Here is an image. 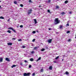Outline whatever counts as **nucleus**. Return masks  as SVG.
Here are the masks:
<instances>
[{
  "mask_svg": "<svg viewBox=\"0 0 76 76\" xmlns=\"http://www.w3.org/2000/svg\"><path fill=\"white\" fill-rule=\"evenodd\" d=\"M12 40H15V39H15V38H12Z\"/></svg>",
  "mask_w": 76,
  "mask_h": 76,
  "instance_id": "45",
  "label": "nucleus"
},
{
  "mask_svg": "<svg viewBox=\"0 0 76 76\" xmlns=\"http://www.w3.org/2000/svg\"><path fill=\"white\" fill-rule=\"evenodd\" d=\"M7 32H8V33H11V31H10V30H8L7 31Z\"/></svg>",
  "mask_w": 76,
  "mask_h": 76,
  "instance_id": "22",
  "label": "nucleus"
},
{
  "mask_svg": "<svg viewBox=\"0 0 76 76\" xmlns=\"http://www.w3.org/2000/svg\"><path fill=\"white\" fill-rule=\"evenodd\" d=\"M66 26H69V24L68 23L66 25Z\"/></svg>",
  "mask_w": 76,
  "mask_h": 76,
  "instance_id": "44",
  "label": "nucleus"
},
{
  "mask_svg": "<svg viewBox=\"0 0 76 76\" xmlns=\"http://www.w3.org/2000/svg\"><path fill=\"white\" fill-rule=\"evenodd\" d=\"M49 69H50V70H52V69H53V67H52V66H50L49 67Z\"/></svg>",
  "mask_w": 76,
  "mask_h": 76,
  "instance_id": "7",
  "label": "nucleus"
},
{
  "mask_svg": "<svg viewBox=\"0 0 76 76\" xmlns=\"http://www.w3.org/2000/svg\"><path fill=\"white\" fill-rule=\"evenodd\" d=\"M48 13H50V10H48Z\"/></svg>",
  "mask_w": 76,
  "mask_h": 76,
  "instance_id": "39",
  "label": "nucleus"
},
{
  "mask_svg": "<svg viewBox=\"0 0 76 76\" xmlns=\"http://www.w3.org/2000/svg\"><path fill=\"white\" fill-rule=\"evenodd\" d=\"M9 21H10V19H9L8 20V21L9 22Z\"/></svg>",
  "mask_w": 76,
  "mask_h": 76,
  "instance_id": "49",
  "label": "nucleus"
},
{
  "mask_svg": "<svg viewBox=\"0 0 76 76\" xmlns=\"http://www.w3.org/2000/svg\"><path fill=\"white\" fill-rule=\"evenodd\" d=\"M41 7V6L40 5V6H39V7Z\"/></svg>",
  "mask_w": 76,
  "mask_h": 76,
  "instance_id": "48",
  "label": "nucleus"
},
{
  "mask_svg": "<svg viewBox=\"0 0 76 76\" xmlns=\"http://www.w3.org/2000/svg\"><path fill=\"white\" fill-rule=\"evenodd\" d=\"M58 58H59V56H57L55 58V59H56V60H57V59H58Z\"/></svg>",
  "mask_w": 76,
  "mask_h": 76,
  "instance_id": "29",
  "label": "nucleus"
},
{
  "mask_svg": "<svg viewBox=\"0 0 76 76\" xmlns=\"http://www.w3.org/2000/svg\"><path fill=\"white\" fill-rule=\"evenodd\" d=\"M63 60H64L63 59H62V61H63Z\"/></svg>",
  "mask_w": 76,
  "mask_h": 76,
  "instance_id": "51",
  "label": "nucleus"
},
{
  "mask_svg": "<svg viewBox=\"0 0 76 76\" xmlns=\"http://www.w3.org/2000/svg\"><path fill=\"white\" fill-rule=\"evenodd\" d=\"M3 61V58H0V62H2Z\"/></svg>",
  "mask_w": 76,
  "mask_h": 76,
  "instance_id": "12",
  "label": "nucleus"
},
{
  "mask_svg": "<svg viewBox=\"0 0 76 76\" xmlns=\"http://www.w3.org/2000/svg\"><path fill=\"white\" fill-rule=\"evenodd\" d=\"M29 3H32V1L31 0H29Z\"/></svg>",
  "mask_w": 76,
  "mask_h": 76,
  "instance_id": "34",
  "label": "nucleus"
},
{
  "mask_svg": "<svg viewBox=\"0 0 76 76\" xmlns=\"http://www.w3.org/2000/svg\"><path fill=\"white\" fill-rule=\"evenodd\" d=\"M18 41H22V39H19L18 40Z\"/></svg>",
  "mask_w": 76,
  "mask_h": 76,
  "instance_id": "38",
  "label": "nucleus"
},
{
  "mask_svg": "<svg viewBox=\"0 0 76 76\" xmlns=\"http://www.w3.org/2000/svg\"><path fill=\"white\" fill-rule=\"evenodd\" d=\"M6 61H10V60L7 58H6Z\"/></svg>",
  "mask_w": 76,
  "mask_h": 76,
  "instance_id": "5",
  "label": "nucleus"
},
{
  "mask_svg": "<svg viewBox=\"0 0 76 76\" xmlns=\"http://www.w3.org/2000/svg\"><path fill=\"white\" fill-rule=\"evenodd\" d=\"M8 29H11V30H13V29L12 28V27H10L9 28H8Z\"/></svg>",
  "mask_w": 76,
  "mask_h": 76,
  "instance_id": "18",
  "label": "nucleus"
},
{
  "mask_svg": "<svg viewBox=\"0 0 76 76\" xmlns=\"http://www.w3.org/2000/svg\"><path fill=\"white\" fill-rule=\"evenodd\" d=\"M7 45H12V43H7Z\"/></svg>",
  "mask_w": 76,
  "mask_h": 76,
  "instance_id": "6",
  "label": "nucleus"
},
{
  "mask_svg": "<svg viewBox=\"0 0 76 76\" xmlns=\"http://www.w3.org/2000/svg\"><path fill=\"white\" fill-rule=\"evenodd\" d=\"M41 57H39L38 59H37V60L36 61H39V60H41Z\"/></svg>",
  "mask_w": 76,
  "mask_h": 76,
  "instance_id": "11",
  "label": "nucleus"
},
{
  "mask_svg": "<svg viewBox=\"0 0 76 76\" xmlns=\"http://www.w3.org/2000/svg\"><path fill=\"white\" fill-rule=\"evenodd\" d=\"M31 54H34V53H35V52H34V51H31Z\"/></svg>",
  "mask_w": 76,
  "mask_h": 76,
  "instance_id": "23",
  "label": "nucleus"
},
{
  "mask_svg": "<svg viewBox=\"0 0 76 76\" xmlns=\"http://www.w3.org/2000/svg\"><path fill=\"white\" fill-rule=\"evenodd\" d=\"M61 15H65L66 13H65V12H63L61 13Z\"/></svg>",
  "mask_w": 76,
  "mask_h": 76,
  "instance_id": "16",
  "label": "nucleus"
},
{
  "mask_svg": "<svg viewBox=\"0 0 76 76\" xmlns=\"http://www.w3.org/2000/svg\"><path fill=\"white\" fill-rule=\"evenodd\" d=\"M75 38H76V34L75 35Z\"/></svg>",
  "mask_w": 76,
  "mask_h": 76,
  "instance_id": "52",
  "label": "nucleus"
},
{
  "mask_svg": "<svg viewBox=\"0 0 76 76\" xmlns=\"http://www.w3.org/2000/svg\"><path fill=\"white\" fill-rule=\"evenodd\" d=\"M0 76H1L0 75Z\"/></svg>",
  "mask_w": 76,
  "mask_h": 76,
  "instance_id": "55",
  "label": "nucleus"
},
{
  "mask_svg": "<svg viewBox=\"0 0 76 76\" xmlns=\"http://www.w3.org/2000/svg\"><path fill=\"white\" fill-rule=\"evenodd\" d=\"M50 1H51V0H49L48 1V3H51Z\"/></svg>",
  "mask_w": 76,
  "mask_h": 76,
  "instance_id": "27",
  "label": "nucleus"
},
{
  "mask_svg": "<svg viewBox=\"0 0 76 76\" xmlns=\"http://www.w3.org/2000/svg\"><path fill=\"white\" fill-rule=\"evenodd\" d=\"M30 61H34V59L33 58H31L30 59Z\"/></svg>",
  "mask_w": 76,
  "mask_h": 76,
  "instance_id": "14",
  "label": "nucleus"
},
{
  "mask_svg": "<svg viewBox=\"0 0 76 76\" xmlns=\"http://www.w3.org/2000/svg\"><path fill=\"white\" fill-rule=\"evenodd\" d=\"M16 65H13L12 66H11V67L12 68H13V67H16Z\"/></svg>",
  "mask_w": 76,
  "mask_h": 76,
  "instance_id": "10",
  "label": "nucleus"
},
{
  "mask_svg": "<svg viewBox=\"0 0 76 76\" xmlns=\"http://www.w3.org/2000/svg\"><path fill=\"white\" fill-rule=\"evenodd\" d=\"M20 28H22V27H23V25H21L20 26Z\"/></svg>",
  "mask_w": 76,
  "mask_h": 76,
  "instance_id": "37",
  "label": "nucleus"
},
{
  "mask_svg": "<svg viewBox=\"0 0 76 76\" xmlns=\"http://www.w3.org/2000/svg\"><path fill=\"white\" fill-rule=\"evenodd\" d=\"M63 27V26L60 25V26L59 27L60 29H61V28Z\"/></svg>",
  "mask_w": 76,
  "mask_h": 76,
  "instance_id": "20",
  "label": "nucleus"
},
{
  "mask_svg": "<svg viewBox=\"0 0 76 76\" xmlns=\"http://www.w3.org/2000/svg\"><path fill=\"white\" fill-rule=\"evenodd\" d=\"M22 47H23V48H26V46L24 45L22 46Z\"/></svg>",
  "mask_w": 76,
  "mask_h": 76,
  "instance_id": "26",
  "label": "nucleus"
},
{
  "mask_svg": "<svg viewBox=\"0 0 76 76\" xmlns=\"http://www.w3.org/2000/svg\"><path fill=\"white\" fill-rule=\"evenodd\" d=\"M53 63H57V61H53Z\"/></svg>",
  "mask_w": 76,
  "mask_h": 76,
  "instance_id": "42",
  "label": "nucleus"
},
{
  "mask_svg": "<svg viewBox=\"0 0 76 76\" xmlns=\"http://www.w3.org/2000/svg\"><path fill=\"white\" fill-rule=\"evenodd\" d=\"M55 22L54 23L55 25H57V24H58L60 22V20H58V18H56L55 20Z\"/></svg>",
  "mask_w": 76,
  "mask_h": 76,
  "instance_id": "1",
  "label": "nucleus"
},
{
  "mask_svg": "<svg viewBox=\"0 0 76 76\" xmlns=\"http://www.w3.org/2000/svg\"><path fill=\"white\" fill-rule=\"evenodd\" d=\"M24 62L25 63H28V61H27V60H24Z\"/></svg>",
  "mask_w": 76,
  "mask_h": 76,
  "instance_id": "35",
  "label": "nucleus"
},
{
  "mask_svg": "<svg viewBox=\"0 0 76 76\" xmlns=\"http://www.w3.org/2000/svg\"><path fill=\"white\" fill-rule=\"evenodd\" d=\"M59 9V6H56V9Z\"/></svg>",
  "mask_w": 76,
  "mask_h": 76,
  "instance_id": "9",
  "label": "nucleus"
},
{
  "mask_svg": "<svg viewBox=\"0 0 76 76\" xmlns=\"http://www.w3.org/2000/svg\"><path fill=\"white\" fill-rule=\"evenodd\" d=\"M31 65H30L29 66H28V67L29 68H31Z\"/></svg>",
  "mask_w": 76,
  "mask_h": 76,
  "instance_id": "33",
  "label": "nucleus"
},
{
  "mask_svg": "<svg viewBox=\"0 0 76 76\" xmlns=\"http://www.w3.org/2000/svg\"><path fill=\"white\" fill-rule=\"evenodd\" d=\"M18 1H20V0H18Z\"/></svg>",
  "mask_w": 76,
  "mask_h": 76,
  "instance_id": "53",
  "label": "nucleus"
},
{
  "mask_svg": "<svg viewBox=\"0 0 76 76\" xmlns=\"http://www.w3.org/2000/svg\"><path fill=\"white\" fill-rule=\"evenodd\" d=\"M45 49L44 48H42L41 50V51H45Z\"/></svg>",
  "mask_w": 76,
  "mask_h": 76,
  "instance_id": "19",
  "label": "nucleus"
},
{
  "mask_svg": "<svg viewBox=\"0 0 76 76\" xmlns=\"http://www.w3.org/2000/svg\"><path fill=\"white\" fill-rule=\"evenodd\" d=\"M52 42V39H50L48 40V42L49 43H51V42Z\"/></svg>",
  "mask_w": 76,
  "mask_h": 76,
  "instance_id": "4",
  "label": "nucleus"
},
{
  "mask_svg": "<svg viewBox=\"0 0 76 76\" xmlns=\"http://www.w3.org/2000/svg\"><path fill=\"white\" fill-rule=\"evenodd\" d=\"M67 3H68V1L67 0L66 1H65V4H67Z\"/></svg>",
  "mask_w": 76,
  "mask_h": 76,
  "instance_id": "21",
  "label": "nucleus"
},
{
  "mask_svg": "<svg viewBox=\"0 0 76 76\" xmlns=\"http://www.w3.org/2000/svg\"><path fill=\"white\" fill-rule=\"evenodd\" d=\"M14 4H17V1H14Z\"/></svg>",
  "mask_w": 76,
  "mask_h": 76,
  "instance_id": "13",
  "label": "nucleus"
},
{
  "mask_svg": "<svg viewBox=\"0 0 76 76\" xmlns=\"http://www.w3.org/2000/svg\"><path fill=\"white\" fill-rule=\"evenodd\" d=\"M35 73H33L32 74V76H35Z\"/></svg>",
  "mask_w": 76,
  "mask_h": 76,
  "instance_id": "30",
  "label": "nucleus"
},
{
  "mask_svg": "<svg viewBox=\"0 0 76 76\" xmlns=\"http://www.w3.org/2000/svg\"><path fill=\"white\" fill-rule=\"evenodd\" d=\"M43 71H44L43 69H41L40 71L41 72H43Z\"/></svg>",
  "mask_w": 76,
  "mask_h": 76,
  "instance_id": "25",
  "label": "nucleus"
},
{
  "mask_svg": "<svg viewBox=\"0 0 76 76\" xmlns=\"http://www.w3.org/2000/svg\"><path fill=\"white\" fill-rule=\"evenodd\" d=\"M0 2H1V1H0Z\"/></svg>",
  "mask_w": 76,
  "mask_h": 76,
  "instance_id": "54",
  "label": "nucleus"
},
{
  "mask_svg": "<svg viewBox=\"0 0 76 76\" xmlns=\"http://www.w3.org/2000/svg\"><path fill=\"white\" fill-rule=\"evenodd\" d=\"M69 14H71L72 13V11L70 12H69Z\"/></svg>",
  "mask_w": 76,
  "mask_h": 76,
  "instance_id": "46",
  "label": "nucleus"
},
{
  "mask_svg": "<svg viewBox=\"0 0 76 76\" xmlns=\"http://www.w3.org/2000/svg\"><path fill=\"white\" fill-rule=\"evenodd\" d=\"M32 10L31 9H30L28 11V15H29V14H31V12H32Z\"/></svg>",
  "mask_w": 76,
  "mask_h": 76,
  "instance_id": "3",
  "label": "nucleus"
},
{
  "mask_svg": "<svg viewBox=\"0 0 76 76\" xmlns=\"http://www.w3.org/2000/svg\"><path fill=\"white\" fill-rule=\"evenodd\" d=\"M35 41V39H33V40H32V42H34Z\"/></svg>",
  "mask_w": 76,
  "mask_h": 76,
  "instance_id": "31",
  "label": "nucleus"
},
{
  "mask_svg": "<svg viewBox=\"0 0 76 76\" xmlns=\"http://www.w3.org/2000/svg\"><path fill=\"white\" fill-rule=\"evenodd\" d=\"M34 21L35 24H37V20H36V19H34Z\"/></svg>",
  "mask_w": 76,
  "mask_h": 76,
  "instance_id": "8",
  "label": "nucleus"
},
{
  "mask_svg": "<svg viewBox=\"0 0 76 76\" xmlns=\"http://www.w3.org/2000/svg\"><path fill=\"white\" fill-rule=\"evenodd\" d=\"M12 31H14V32H15V33L16 32V31H15V30H14V29H13L12 30Z\"/></svg>",
  "mask_w": 76,
  "mask_h": 76,
  "instance_id": "43",
  "label": "nucleus"
},
{
  "mask_svg": "<svg viewBox=\"0 0 76 76\" xmlns=\"http://www.w3.org/2000/svg\"><path fill=\"white\" fill-rule=\"evenodd\" d=\"M32 33L33 34H35V33H36V31H33Z\"/></svg>",
  "mask_w": 76,
  "mask_h": 76,
  "instance_id": "28",
  "label": "nucleus"
},
{
  "mask_svg": "<svg viewBox=\"0 0 76 76\" xmlns=\"http://www.w3.org/2000/svg\"><path fill=\"white\" fill-rule=\"evenodd\" d=\"M71 40V39H69V40H68V42H70V41H71L70 40Z\"/></svg>",
  "mask_w": 76,
  "mask_h": 76,
  "instance_id": "41",
  "label": "nucleus"
},
{
  "mask_svg": "<svg viewBox=\"0 0 76 76\" xmlns=\"http://www.w3.org/2000/svg\"><path fill=\"white\" fill-rule=\"evenodd\" d=\"M0 8H2V7H1V5H0Z\"/></svg>",
  "mask_w": 76,
  "mask_h": 76,
  "instance_id": "50",
  "label": "nucleus"
},
{
  "mask_svg": "<svg viewBox=\"0 0 76 76\" xmlns=\"http://www.w3.org/2000/svg\"><path fill=\"white\" fill-rule=\"evenodd\" d=\"M65 74L66 75H68L69 74V73L68 72L66 71L65 73Z\"/></svg>",
  "mask_w": 76,
  "mask_h": 76,
  "instance_id": "15",
  "label": "nucleus"
},
{
  "mask_svg": "<svg viewBox=\"0 0 76 76\" xmlns=\"http://www.w3.org/2000/svg\"><path fill=\"white\" fill-rule=\"evenodd\" d=\"M49 30H51V28H49Z\"/></svg>",
  "mask_w": 76,
  "mask_h": 76,
  "instance_id": "47",
  "label": "nucleus"
},
{
  "mask_svg": "<svg viewBox=\"0 0 76 76\" xmlns=\"http://www.w3.org/2000/svg\"><path fill=\"white\" fill-rule=\"evenodd\" d=\"M0 19H4V17L2 16H1L0 17Z\"/></svg>",
  "mask_w": 76,
  "mask_h": 76,
  "instance_id": "17",
  "label": "nucleus"
},
{
  "mask_svg": "<svg viewBox=\"0 0 76 76\" xmlns=\"http://www.w3.org/2000/svg\"><path fill=\"white\" fill-rule=\"evenodd\" d=\"M31 75V73H24L23 74L24 76H29Z\"/></svg>",
  "mask_w": 76,
  "mask_h": 76,
  "instance_id": "2",
  "label": "nucleus"
},
{
  "mask_svg": "<svg viewBox=\"0 0 76 76\" xmlns=\"http://www.w3.org/2000/svg\"><path fill=\"white\" fill-rule=\"evenodd\" d=\"M37 49V47H35L34 48V50H36Z\"/></svg>",
  "mask_w": 76,
  "mask_h": 76,
  "instance_id": "32",
  "label": "nucleus"
},
{
  "mask_svg": "<svg viewBox=\"0 0 76 76\" xmlns=\"http://www.w3.org/2000/svg\"><path fill=\"white\" fill-rule=\"evenodd\" d=\"M70 31H67V34H69V33H70Z\"/></svg>",
  "mask_w": 76,
  "mask_h": 76,
  "instance_id": "24",
  "label": "nucleus"
},
{
  "mask_svg": "<svg viewBox=\"0 0 76 76\" xmlns=\"http://www.w3.org/2000/svg\"><path fill=\"white\" fill-rule=\"evenodd\" d=\"M20 6H21V7H23V4H20Z\"/></svg>",
  "mask_w": 76,
  "mask_h": 76,
  "instance_id": "36",
  "label": "nucleus"
},
{
  "mask_svg": "<svg viewBox=\"0 0 76 76\" xmlns=\"http://www.w3.org/2000/svg\"><path fill=\"white\" fill-rule=\"evenodd\" d=\"M20 64L21 66H23V63H21Z\"/></svg>",
  "mask_w": 76,
  "mask_h": 76,
  "instance_id": "40",
  "label": "nucleus"
}]
</instances>
